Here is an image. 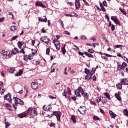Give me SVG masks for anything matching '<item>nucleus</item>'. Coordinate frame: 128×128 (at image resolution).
<instances>
[{
	"label": "nucleus",
	"mask_w": 128,
	"mask_h": 128,
	"mask_svg": "<svg viewBox=\"0 0 128 128\" xmlns=\"http://www.w3.org/2000/svg\"><path fill=\"white\" fill-rule=\"evenodd\" d=\"M117 64V70L118 71H121L122 70H124L128 66V64L126 62H123L121 64L120 62H116Z\"/></svg>",
	"instance_id": "obj_1"
},
{
	"label": "nucleus",
	"mask_w": 128,
	"mask_h": 128,
	"mask_svg": "<svg viewBox=\"0 0 128 128\" xmlns=\"http://www.w3.org/2000/svg\"><path fill=\"white\" fill-rule=\"evenodd\" d=\"M26 114H28L29 116H37L38 112L35 108H29L27 110Z\"/></svg>",
	"instance_id": "obj_2"
},
{
	"label": "nucleus",
	"mask_w": 128,
	"mask_h": 128,
	"mask_svg": "<svg viewBox=\"0 0 128 128\" xmlns=\"http://www.w3.org/2000/svg\"><path fill=\"white\" fill-rule=\"evenodd\" d=\"M40 41L48 44H49V42L50 41V38H48L47 36H44L40 38Z\"/></svg>",
	"instance_id": "obj_3"
},
{
	"label": "nucleus",
	"mask_w": 128,
	"mask_h": 128,
	"mask_svg": "<svg viewBox=\"0 0 128 128\" xmlns=\"http://www.w3.org/2000/svg\"><path fill=\"white\" fill-rule=\"evenodd\" d=\"M1 54L3 56V57L8 56L10 57L12 56V54L8 51H5L4 50H2Z\"/></svg>",
	"instance_id": "obj_4"
},
{
	"label": "nucleus",
	"mask_w": 128,
	"mask_h": 128,
	"mask_svg": "<svg viewBox=\"0 0 128 128\" xmlns=\"http://www.w3.org/2000/svg\"><path fill=\"white\" fill-rule=\"evenodd\" d=\"M78 110L81 114H84L86 112V109L85 106H80V109H78Z\"/></svg>",
	"instance_id": "obj_5"
},
{
	"label": "nucleus",
	"mask_w": 128,
	"mask_h": 128,
	"mask_svg": "<svg viewBox=\"0 0 128 128\" xmlns=\"http://www.w3.org/2000/svg\"><path fill=\"white\" fill-rule=\"evenodd\" d=\"M111 20H113V22H115L117 25L119 26L121 25V24L116 16H111Z\"/></svg>",
	"instance_id": "obj_6"
},
{
	"label": "nucleus",
	"mask_w": 128,
	"mask_h": 128,
	"mask_svg": "<svg viewBox=\"0 0 128 128\" xmlns=\"http://www.w3.org/2000/svg\"><path fill=\"white\" fill-rule=\"evenodd\" d=\"M34 60V56L32 54H30L29 55H24V60L26 62L28 60Z\"/></svg>",
	"instance_id": "obj_7"
},
{
	"label": "nucleus",
	"mask_w": 128,
	"mask_h": 128,
	"mask_svg": "<svg viewBox=\"0 0 128 128\" xmlns=\"http://www.w3.org/2000/svg\"><path fill=\"white\" fill-rule=\"evenodd\" d=\"M52 115L56 116V118H57V120H58V121H60V116H62V112H54Z\"/></svg>",
	"instance_id": "obj_8"
},
{
	"label": "nucleus",
	"mask_w": 128,
	"mask_h": 128,
	"mask_svg": "<svg viewBox=\"0 0 128 128\" xmlns=\"http://www.w3.org/2000/svg\"><path fill=\"white\" fill-rule=\"evenodd\" d=\"M14 102L16 104H20L21 106L24 105V102L20 98H18L16 97H14Z\"/></svg>",
	"instance_id": "obj_9"
},
{
	"label": "nucleus",
	"mask_w": 128,
	"mask_h": 128,
	"mask_svg": "<svg viewBox=\"0 0 128 128\" xmlns=\"http://www.w3.org/2000/svg\"><path fill=\"white\" fill-rule=\"evenodd\" d=\"M4 100H7L10 103L12 104V99L11 98V94H8L4 96Z\"/></svg>",
	"instance_id": "obj_10"
},
{
	"label": "nucleus",
	"mask_w": 128,
	"mask_h": 128,
	"mask_svg": "<svg viewBox=\"0 0 128 128\" xmlns=\"http://www.w3.org/2000/svg\"><path fill=\"white\" fill-rule=\"evenodd\" d=\"M32 88L34 90H36L38 88L39 86L37 83L32 82L31 84Z\"/></svg>",
	"instance_id": "obj_11"
},
{
	"label": "nucleus",
	"mask_w": 128,
	"mask_h": 128,
	"mask_svg": "<svg viewBox=\"0 0 128 128\" xmlns=\"http://www.w3.org/2000/svg\"><path fill=\"white\" fill-rule=\"evenodd\" d=\"M122 94L121 92L119 91L118 93H115V97L118 99V100L120 102L122 100V98L120 95Z\"/></svg>",
	"instance_id": "obj_12"
},
{
	"label": "nucleus",
	"mask_w": 128,
	"mask_h": 128,
	"mask_svg": "<svg viewBox=\"0 0 128 128\" xmlns=\"http://www.w3.org/2000/svg\"><path fill=\"white\" fill-rule=\"evenodd\" d=\"M36 6H40L41 8H46V6L42 4V3L40 2H37L36 3Z\"/></svg>",
	"instance_id": "obj_13"
},
{
	"label": "nucleus",
	"mask_w": 128,
	"mask_h": 128,
	"mask_svg": "<svg viewBox=\"0 0 128 128\" xmlns=\"http://www.w3.org/2000/svg\"><path fill=\"white\" fill-rule=\"evenodd\" d=\"M75 6L76 10H79L80 8V4L79 0H76Z\"/></svg>",
	"instance_id": "obj_14"
},
{
	"label": "nucleus",
	"mask_w": 128,
	"mask_h": 128,
	"mask_svg": "<svg viewBox=\"0 0 128 128\" xmlns=\"http://www.w3.org/2000/svg\"><path fill=\"white\" fill-rule=\"evenodd\" d=\"M3 84V82H0V94H4V87L2 86Z\"/></svg>",
	"instance_id": "obj_15"
},
{
	"label": "nucleus",
	"mask_w": 128,
	"mask_h": 128,
	"mask_svg": "<svg viewBox=\"0 0 128 128\" xmlns=\"http://www.w3.org/2000/svg\"><path fill=\"white\" fill-rule=\"evenodd\" d=\"M120 82L122 85L128 86V78L122 79Z\"/></svg>",
	"instance_id": "obj_16"
},
{
	"label": "nucleus",
	"mask_w": 128,
	"mask_h": 128,
	"mask_svg": "<svg viewBox=\"0 0 128 128\" xmlns=\"http://www.w3.org/2000/svg\"><path fill=\"white\" fill-rule=\"evenodd\" d=\"M38 21L41 22H46L48 21V19L46 16H43V18H38Z\"/></svg>",
	"instance_id": "obj_17"
},
{
	"label": "nucleus",
	"mask_w": 128,
	"mask_h": 128,
	"mask_svg": "<svg viewBox=\"0 0 128 128\" xmlns=\"http://www.w3.org/2000/svg\"><path fill=\"white\" fill-rule=\"evenodd\" d=\"M18 48H15L12 51V54H10L16 55L18 53Z\"/></svg>",
	"instance_id": "obj_18"
},
{
	"label": "nucleus",
	"mask_w": 128,
	"mask_h": 128,
	"mask_svg": "<svg viewBox=\"0 0 128 128\" xmlns=\"http://www.w3.org/2000/svg\"><path fill=\"white\" fill-rule=\"evenodd\" d=\"M81 94L82 96H84V98H88V94L87 92H84V90L81 92Z\"/></svg>",
	"instance_id": "obj_19"
},
{
	"label": "nucleus",
	"mask_w": 128,
	"mask_h": 128,
	"mask_svg": "<svg viewBox=\"0 0 128 128\" xmlns=\"http://www.w3.org/2000/svg\"><path fill=\"white\" fill-rule=\"evenodd\" d=\"M26 114L25 112H24L22 114H18V116L20 118H25L26 116Z\"/></svg>",
	"instance_id": "obj_20"
},
{
	"label": "nucleus",
	"mask_w": 128,
	"mask_h": 128,
	"mask_svg": "<svg viewBox=\"0 0 128 128\" xmlns=\"http://www.w3.org/2000/svg\"><path fill=\"white\" fill-rule=\"evenodd\" d=\"M84 54L86 56H88V58H94V56L93 55H92V54L88 52H84Z\"/></svg>",
	"instance_id": "obj_21"
},
{
	"label": "nucleus",
	"mask_w": 128,
	"mask_h": 128,
	"mask_svg": "<svg viewBox=\"0 0 128 128\" xmlns=\"http://www.w3.org/2000/svg\"><path fill=\"white\" fill-rule=\"evenodd\" d=\"M92 76L90 74H88L86 76L85 79L86 80H90L92 79Z\"/></svg>",
	"instance_id": "obj_22"
},
{
	"label": "nucleus",
	"mask_w": 128,
	"mask_h": 128,
	"mask_svg": "<svg viewBox=\"0 0 128 128\" xmlns=\"http://www.w3.org/2000/svg\"><path fill=\"white\" fill-rule=\"evenodd\" d=\"M24 44V43L22 42L21 41H18V48H20V49H22V46Z\"/></svg>",
	"instance_id": "obj_23"
},
{
	"label": "nucleus",
	"mask_w": 128,
	"mask_h": 128,
	"mask_svg": "<svg viewBox=\"0 0 128 128\" xmlns=\"http://www.w3.org/2000/svg\"><path fill=\"white\" fill-rule=\"evenodd\" d=\"M5 107H6V109L9 110H12V106L8 104H5Z\"/></svg>",
	"instance_id": "obj_24"
},
{
	"label": "nucleus",
	"mask_w": 128,
	"mask_h": 128,
	"mask_svg": "<svg viewBox=\"0 0 128 128\" xmlns=\"http://www.w3.org/2000/svg\"><path fill=\"white\" fill-rule=\"evenodd\" d=\"M52 42L54 44V45L60 44L58 40L54 39L52 40Z\"/></svg>",
	"instance_id": "obj_25"
},
{
	"label": "nucleus",
	"mask_w": 128,
	"mask_h": 128,
	"mask_svg": "<svg viewBox=\"0 0 128 128\" xmlns=\"http://www.w3.org/2000/svg\"><path fill=\"white\" fill-rule=\"evenodd\" d=\"M83 91L82 88V87H78V89H76V90H74V92H78V93L82 92Z\"/></svg>",
	"instance_id": "obj_26"
},
{
	"label": "nucleus",
	"mask_w": 128,
	"mask_h": 128,
	"mask_svg": "<svg viewBox=\"0 0 128 128\" xmlns=\"http://www.w3.org/2000/svg\"><path fill=\"white\" fill-rule=\"evenodd\" d=\"M108 102L107 99L106 97H102V102L104 104L105 103H106Z\"/></svg>",
	"instance_id": "obj_27"
},
{
	"label": "nucleus",
	"mask_w": 128,
	"mask_h": 128,
	"mask_svg": "<svg viewBox=\"0 0 128 128\" xmlns=\"http://www.w3.org/2000/svg\"><path fill=\"white\" fill-rule=\"evenodd\" d=\"M109 114H110V116H111V118H114L116 117V114H115L113 113V112L112 111H110Z\"/></svg>",
	"instance_id": "obj_28"
},
{
	"label": "nucleus",
	"mask_w": 128,
	"mask_h": 128,
	"mask_svg": "<svg viewBox=\"0 0 128 128\" xmlns=\"http://www.w3.org/2000/svg\"><path fill=\"white\" fill-rule=\"evenodd\" d=\"M42 109L46 112H48V111H50V108L49 106H44L42 108Z\"/></svg>",
	"instance_id": "obj_29"
},
{
	"label": "nucleus",
	"mask_w": 128,
	"mask_h": 128,
	"mask_svg": "<svg viewBox=\"0 0 128 128\" xmlns=\"http://www.w3.org/2000/svg\"><path fill=\"white\" fill-rule=\"evenodd\" d=\"M104 96L108 100H110V96L108 93L105 92L104 93Z\"/></svg>",
	"instance_id": "obj_30"
},
{
	"label": "nucleus",
	"mask_w": 128,
	"mask_h": 128,
	"mask_svg": "<svg viewBox=\"0 0 128 128\" xmlns=\"http://www.w3.org/2000/svg\"><path fill=\"white\" fill-rule=\"evenodd\" d=\"M70 118L74 124L76 122V116L74 115H72L71 116Z\"/></svg>",
	"instance_id": "obj_31"
},
{
	"label": "nucleus",
	"mask_w": 128,
	"mask_h": 128,
	"mask_svg": "<svg viewBox=\"0 0 128 128\" xmlns=\"http://www.w3.org/2000/svg\"><path fill=\"white\" fill-rule=\"evenodd\" d=\"M66 48V44L64 45V46L61 49V50L62 52V54L64 55L66 53V50L65 48Z\"/></svg>",
	"instance_id": "obj_32"
},
{
	"label": "nucleus",
	"mask_w": 128,
	"mask_h": 128,
	"mask_svg": "<svg viewBox=\"0 0 128 128\" xmlns=\"http://www.w3.org/2000/svg\"><path fill=\"white\" fill-rule=\"evenodd\" d=\"M96 100L98 103H100V102H102V97L98 96L96 98Z\"/></svg>",
	"instance_id": "obj_33"
},
{
	"label": "nucleus",
	"mask_w": 128,
	"mask_h": 128,
	"mask_svg": "<svg viewBox=\"0 0 128 128\" xmlns=\"http://www.w3.org/2000/svg\"><path fill=\"white\" fill-rule=\"evenodd\" d=\"M96 68H92L91 72H90V74L92 76H93L94 74H95Z\"/></svg>",
	"instance_id": "obj_34"
},
{
	"label": "nucleus",
	"mask_w": 128,
	"mask_h": 128,
	"mask_svg": "<svg viewBox=\"0 0 128 128\" xmlns=\"http://www.w3.org/2000/svg\"><path fill=\"white\" fill-rule=\"evenodd\" d=\"M32 54H33V56H34L38 52L37 50L36 49H32Z\"/></svg>",
	"instance_id": "obj_35"
},
{
	"label": "nucleus",
	"mask_w": 128,
	"mask_h": 128,
	"mask_svg": "<svg viewBox=\"0 0 128 128\" xmlns=\"http://www.w3.org/2000/svg\"><path fill=\"white\" fill-rule=\"evenodd\" d=\"M72 48L76 51H79L80 50L78 47L76 46V44L73 45Z\"/></svg>",
	"instance_id": "obj_36"
},
{
	"label": "nucleus",
	"mask_w": 128,
	"mask_h": 128,
	"mask_svg": "<svg viewBox=\"0 0 128 128\" xmlns=\"http://www.w3.org/2000/svg\"><path fill=\"white\" fill-rule=\"evenodd\" d=\"M74 94L76 95V96L77 97H78V98H80L81 97H82V96H81V94H80V92H76V91H74Z\"/></svg>",
	"instance_id": "obj_37"
},
{
	"label": "nucleus",
	"mask_w": 128,
	"mask_h": 128,
	"mask_svg": "<svg viewBox=\"0 0 128 128\" xmlns=\"http://www.w3.org/2000/svg\"><path fill=\"white\" fill-rule=\"evenodd\" d=\"M88 52L91 54H94L95 52V50L93 48H90L88 50Z\"/></svg>",
	"instance_id": "obj_38"
},
{
	"label": "nucleus",
	"mask_w": 128,
	"mask_h": 128,
	"mask_svg": "<svg viewBox=\"0 0 128 128\" xmlns=\"http://www.w3.org/2000/svg\"><path fill=\"white\" fill-rule=\"evenodd\" d=\"M58 22H59V24H60V25L61 26V27L64 28V24L63 23V22L62 20H58Z\"/></svg>",
	"instance_id": "obj_39"
},
{
	"label": "nucleus",
	"mask_w": 128,
	"mask_h": 128,
	"mask_svg": "<svg viewBox=\"0 0 128 128\" xmlns=\"http://www.w3.org/2000/svg\"><path fill=\"white\" fill-rule=\"evenodd\" d=\"M14 71H15V68H10L8 70L9 72L10 73V74H13Z\"/></svg>",
	"instance_id": "obj_40"
},
{
	"label": "nucleus",
	"mask_w": 128,
	"mask_h": 128,
	"mask_svg": "<svg viewBox=\"0 0 128 128\" xmlns=\"http://www.w3.org/2000/svg\"><path fill=\"white\" fill-rule=\"evenodd\" d=\"M20 50H21L19 51L18 52H19L20 54H25L24 48H21Z\"/></svg>",
	"instance_id": "obj_41"
},
{
	"label": "nucleus",
	"mask_w": 128,
	"mask_h": 128,
	"mask_svg": "<svg viewBox=\"0 0 128 128\" xmlns=\"http://www.w3.org/2000/svg\"><path fill=\"white\" fill-rule=\"evenodd\" d=\"M116 86L118 89L121 90L122 88V85L120 84H117Z\"/></svg>",
	"instance_id": "obj_42"
},
{
	"label": "nucleus",
	"mask_w": 128,
	"mask_h": 128,
	"mask_svg": "<svg viewBox=\"0 0 128 128\" xmlns=\"http://www.w3.org/2000/svg\"><path fill=\"white\" fill-rule=\"evenodd\" d=\"M17 29V27L16 26H11L10 28V30L12 31H14Z\"/></svg>",
	"instance_id": "obj_43"
},
{
	"label": "nucleus",
	"mask_w": 128,
	"mask_h": 128,
	"mask_svg": "<svg viewBox=\"0 0 128 128\" xmlns=\"http://www.w3.org/2000/svg\"><path fill=\"white\" fill-rule=\"evenodd\" d=\"M120 10L124 15L126 14V12L124 11V9H122V8H120Z\"/></svg>",
	"instance_id": "obj_44"
},
{
	"label": "nucleus",
	"mask_w": 128,
	"mask_h": 128,
	"mask_svg": "<svg viewBox=\"0 0 128 128\" xmlns=\"http://www.w3.org/2000/svg\"><path fill=\"white\" fill-rule=\"evenodd\" d=\"M90 70H88V68H86L85 69H84V73L85 74H90Z\"/></svg>",
	"instance_id": "obj_45"
},
{
	"label": "nucleus",
	"mask_w": 128,
	"mask_h": 128,
	"mask_svg": "<svg viewBox=\"0 0 128 128\" xmlns=\"http://www.w3.org/2000/svg\"><path fill=\"white\" fill-rule=\"evenodd\" d=\"M93 120H100V118H98V116H94Z\"/></svg>",
	"instance_id": "obj_46"
},
{
	"label": "nucleus",
	"mask_w": 128,
	"mask_h": 128,
	"mask_svg": "<svg viewBox=\"0 0 128 128\" xmlns=\"http://www.w3.org/2000/svg\"><path fill=\"white\" fill-rule=\"evenodd\" d=\"M56 49L58 50H59L60 48V44H54Z\"/></svg>",
	"instance_id": "obj_47"
},
{
	"label": "nucleus",
	"mask_w": 128,
	"mask_h": 128,
	"mask_svg": "<svg viewBox=\"0 0 128 128\" xmlns=\"http://www.w3.org/2000/svg\"><path fill=\"white\" fill-rule=\"evenodd\" d=\"M124 114L125 116H128V111L127 109L124 110Z\"/></svg>",
	"instance_id": "obj_48"
},
{
	"label": "nucleus",
	"mask_w": 128,
	"mask_h": 128,
	"mask_svg": "<svg viewBox=\"0 0 128 128\" xmlns=\"http://www.w3.org/2000/svg\"><path fill=\"white\" fill-rule=\"evenodd\" d=\"M68 89V94L70 95L71 96L72 95V92H71V90L70 89V88H69L68 87L67 88Z\"/></svg>",
	"instance_id": "obj_49"
},
{
	"label": "nucleus",
	"mask_w": 128,
	"mask_h": 128,
	"mask_svg": "<svg viewBox=\"0 0 128 128\" xmlns=\"http://www.w3.org/2000/svg\"><path fill=\"white\" fill-rule=\"evenodd\" d=\"M66 94H67V92L66 91V90H64V92L62 93V96H65V98H68V97H67V96H66Z\"/></svg>",
	"instance_id": "obj_50"
},
{
	"label": "nucleus",
	"mask_w": 128,
	"mask_h": 128,
	"mask_svg": "<svg viewBox=\"0 0 128 128\" xmlns=\"http://www.w3.org/2000/svg\"><path fill=\"white\" fill-rule=\"evenodd\" d=\"M50 53V48H49L46 49V54L48 55Z\"/></svg>",
	"instance_id": "obj_51"
},
{
	"label": "nucleus",
	"mask_w": 128,
	"mask_h": 128,
	"mask_svg": "<svg viewBox=\"0 0 128 128\" xmlns=\"http://www.w3.org/2000/svg\"><path fill=\"white\" fill-rule=\"evenodd\" d=\"M70 15H71V17H73V16L78 17V14L74 12H72Z\"/></svg>",
	"instance_id": "obj_52"
},
{
	"label": "nucleus",
	"mask_w": 128,
	"mask_h": 128,
	"mask_svg": "<svg viewBox=\"0 0 128 128\" xmlns=\"http://www.w3.org/2000/svg\"><path fill=\"white\" fill-rule=\"evenodd\" d=\"M90 104L91 105H93V106H97L95 102H93L92 100L90 101Z\"/></svg>",
	"instance_id": "obj_53"
},
{
	"label": "nucleus",
	"mask_w": 128,
	"mask_h": 128,
	"mask_svg": "<svg viewBox=\"0 0 128 128\" xmlns=\"http://www.w3.org/2000/svg\"><path fill=\"white\" fill-rule=\"evenodd\" d=\"M78 54L80 56H82L84 58V53H83L81 52H78Z\"/></svg>",
	"instance_id": "obj_54"
},
{
	"label": "nucleus",
	"mask_w": 128,
	"mask_h": 128,
	"mask_svg": "<svg viewBox=\"0 0 128 128\" xmlns=\"http://www.w3.org/2000/svg\"><path fill=\"white\" fill-rule=\"evenodd\" d=\"M91 40H92L93 42H96V38L95 36H92L91 38Z\"/></svg>",
	"instance_id": "obj_55"
},
{
	"label": "nucleus",
	"mask_w": 128,
	"mask_h": 128,
	"mask_svg": "<svg viewBox=\"0 0 128 128\" xmlns=\"http://www.w3.org/2000/svg\"><path fill=\"white\" fill-rule=\"evenodd\" d=\"M102 4L104 6H108V4L106 0H104L102 2Z\"/></svg>",
	"instance_id": "obj_56"
},
{
	"label": "nucleus",
	"mask_w": 128,
	"mask_h": 128,
	"mask_svg": "<svg viewBox=\"0 0 128 128\" xmlns=\"http://www.w3.org/2000/svg\"><path fill=\"white\" fill-rule=\"evenodd\" d=\"M101 58H102V59H104V60H108V57L104 56H102Z\"/></svg>",
	"instance_id": "obj_57"
},
{
	"label": "nucleus",
	"mask_w": 128,
	"mask_h": 128,
	"mask_svg": "<svg viewBox=\"0 0 128 128\" xmlns=\"http://www.w3.org/2000/svg\"><path fill=\"white\" fill-rule=\"evenodd\" d=\"M50 126L56 127V124L54 123H50L49 124Z\"/></svg>",
	"instance_id": "obj_58"
},
{
	"label": "nucleus",
	"mask_w": 128,
	"mask_h": 128,
	"mask_svg": "<svg viewBox=\"0 0 128 128\" xmlns=\"http://www.w3.org/2000/svg\"><path fill=\"white\" fill-rule=\"evenodd\" d=\"M80 38L81 40H86V36H81Z\"/></svg>",
	"instance_id": "obj_59"
},
{
	"label": "nucleus",
	"mask_w": 128,
	"mask_h": 128,
	"mask_svg": "<svg viewBox=\"0 0 128 128\" xmlns=\"http://www.w3.org/2000/svg\"><path fill=\"white\" fill-rule=\"evenodd\" d=\"M18 38V36H14V37H12V40H16L17 38Z\"/></svg>",
	"instance_id": "obj_60"
},
{
	"label": "nucleus",
	"mask_w": 128,
	"mask_h": 128,
	"mask_svg": "<svg viewBox=\"0 0 128 128\" xmlns=\"http://www.w3.org/2000/svg\"><path fill=\"white\" fill-rule=\"evenodd\" d=\"M122 58L123 60H124L125 62H128V59L127 58H126V57L124 56H123V57H122Z\"/></svg>",
	"instance_id": "obj_61"
},
{
	"label": "nucleus",
	"mask_w": 128,
	"mask_h": 128,
	"mask_svg": "<svg viewBox=\"0 0 128 128\" xmlns=\"http://www.w3.org/2000/svg\"><path fill=\"white\" fill-rule=\"evenodd\" d=\"M18 73L20 74H18V76H20L23 73L22 70H20Z\"/></svg>",
	"instance_id": "obj_62"
},
{
	"label": "nucleus",
	"mask_w": 128,
	"mask_h": 128,
	"mask_svg": "<svg viewBox=\"0 0 128 128\" xmlns=\"http://www.w3.org/2000/svg\"><path fill=\"white\" fill-rule=\"evenodd\" d=\"M18 73L20 74H18V76H20L23 73L22 70H20Z\"/></svg>",
	"instance_id": "obj_63"
},
{
	"label": "nucleus",
	"mask_w": 128,
	"mask_h": 128,
	"mask_svg": "<svg viewBox=\"0 0 128 128\" xmlns=\"http://www.w3.org/2000/svg\"><path fill=\"white\" fill-rule=\"evenodd\" d=\"M10 125V124L8 122H6V123H5L6 128H8V126Z\"/></svg>",
	"instance_id": "obj_64"
}]
</instances>
